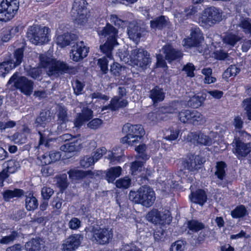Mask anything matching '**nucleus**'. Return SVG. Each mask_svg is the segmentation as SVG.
I'll list each match as a JSON object with an SVG mask.
<instances>
[{
    "label": "nucleus",
    "instance_id": "1",
    "mask_svg": "<svg viewBox=\"0 0 251 251\" xmlns=\"http://www.w3.org/2000/svg\"><path fill=\"white\" fill-rule=\"evenodd\" d=\"M39 59L41 66L46 69L49 76L58 77L63 73H71L73 69L64 62L57 61L44 54L40 55Z\"/></svg>",
    "mask_w": 251,
    "mask_h": 251
},
{
    "label": "nucleus",
    "instance_id": "2",
    "mask_svg": "<svg viewBox=\"0 0 251 251\" xmlns=\"http://www.w3.org/2000/svg\"><path fill=\"white\" fill-rule=\"evenodd\" d=\"M128 197L131 201L146 207L151 206L155 200L154 191L147 186L141 187L137 191H130Z\"/></svg>",
    "mask_w": 251,
    "mask_h": 251
},
{
    "label": "nucleus",
    "instance_id": "3",
    "mask_svg": "<svg viewBox=\"0 0 251 251\" xmlns=\"http://www.w3.org/2000/svg\"><path fill=\"white\" fill-rule=\"evenodd\" d=\"M122 131L126 135L121 139V142L131 145L138 143L145 134V130L141 125L126 123L124 125Z\"/></svg>",
    "mask_w": 251,
    "mask_h": 251
},
{
    "label": "nucleus",
    "instance_id": "4",
    "mask_svg": "<svg viewBox=\"0 0 251 251\" xmlns=\"http://www.w3.org/2000/svg\"><path fill=\"white\" fill-rule=\"evenodd\" d=\"M222 11L214 6L205 8L199 18V25L205 28H208L222 20Z\"/></svg>",
    "mask_w": 251,
    "mask_h": 251
},
{
    "label": "nucleus",
    "instance_id": "5",
    "mask_svg": "<svg viewBox=\"0 0 251 251\" xmlns=\"http://www.w3.org/2000/svg\"><path fill=\"white\" fill-rule=\"evenodd\" d=\"M49 28L37 25L29 26L27 30L26 37L35 45H42L49 41Z\"/></svg>",
    "mask_w": 251,
    "mask_h": 251
},
{
    "label": "nucleus",
    "instance_id": "6",
    "mask_svg": "<svg viewBox=\"0 0 251 251\" xmlns=\"http://www.w3.org/2000/svg\"><path fill=\"white\" fill-rule=\"evenodd\" d=\"M88 236L90 234V239L100 245H105L109 243L113 237V231L108 227H101L93 226L87 232Z\"/></svg>",
    "mask_w": 251,
    "mask_h": 251
},
{
    "label": "nucleus",
    "instance_id": "7",
    "mask_svg": "<svg viewBox=\"0 0 251 251\" xmlns=\"http://www.w3.org/2000/svg\"><path fill=\"white\" fill-rule=\"evenodd\" d=\"M14 83V86L22 93L27 96L30 95L33 90L34 82L25 76H21L19 73L16 72L10 77L8 84Z\"/></svg>",
    "mask_w": 251,
    "mask_h": 251
},
{
    "label": "nucleus",
    "instance_id": "8",
    "mask_svg": "<svg viewBox=\"0 0 251 251\" xmlns=\"http://www.w3.org/2000/svg\"><path fill=\"white\" fill-rule=\"evenodd\" d=\"M19 8V0H2L0 3V21L4 22L10 21Z\"/></svg>",
    "mask_w": 251,
    "mask_h": 251
},
{
    "label": "nucleus",
    "instance_id": "9",
    "mask_svg": "<svg viewBox=\"0 0 251 251\" xmlns=\"http://www.w3.org/2000/svg\"><path fill=\"white\" fill-rule=\"evenodd\" d=\"M87 4L86 0H75L74 2L71 14L75 23L78 25H83L87 21Z\"/></svg>",
    "mask_w": 251,
    "mask_h": 251
},
{
    "label": "nucleus",
    "instance_id": "10",
    "mask_svg": "<svg viewBox=\"0 0 251 251\" xmlns=\"http://www.w3.org/2000/svg\"><path fill=\"white\" fill-rule=\"evenodd\" d=\"M190 36L183 39V45L187 48L196 47L200 53L203 52L205 48L203 44L204 37L200 29L199 28L192 29Z\"/></svg>",
    "mask_w": 251,
    "mask_h": 251
},
{
    "label": "nucleus",
    "instance_id": "11",
    "mask_svg": "<svg viewBox=\"0 0 251 251\" xmlns=\"http://www.w3.org/2000/svg\"><path fill=\"white\" fill-rule=\"evenodd\" d=\"M83 239L81 234H73L65 239L61 246L62 251H75L80 245Z\"/></svg>",
    "mask_w": 251,
    "mask_h": 251
},
{
    "label": "nucleus",
    "instance_id": "12",
    "mask_svg": "<svg viewBox=\"0 0 251 251\" xmlns=\"http://www.w3.org/2000/svg\"><path fill=\"white\" fill-rule=\"evenodd\" d=\"M232 151L240 159L246 157L251 151V144L250 143H245L239 139H234L232 143Z\"/></svg>",
    "mask_w": 251,
    "mask_h": 251
},
{
    "label": "nucleus",
    "instance_id": "13",
    "mask_svg": "<svg viewBox=\"0 0 251 251\" xmlns=\"http://www.w3.org/2000/svg\"><path fill=\"white\" fill-rule=\"evenodd\" d=\"M89 48L84 45L83 41H80L73 46L70 56L72 60L77 62L86 57Z\"/></svg>",
    "mask_w": 251,
    "mask_h": 251
},
{
    "label": "nucleus",
    "instance_id": "14",
    "mask_svg": "<svg viewBox=\"0 0 251 251\" xmlns=\"http://www.w3.org/2000/svg\"><path fill=\"white\" fill-rule=\"evenodd\" d=\"M147 219L154 224L160 225L169 224L172 221V218L169 214H164L157 209H153L149 212L147 215Z\"/></svg>",
    "mask_w": 251,
    "mask_h": 251
},
{
    "label": "nucleus",
    "instance_id": "15",
    "mask_svg": "<svg viewBox=\"0 0 251 251\" xmlns=\"http://www.w3.org/2000/svg\"><path fill=\"white\" fill-rule=\"evenodd\" d=\"M187 140L194 144L204 146H210L213 142V140L211 137L201 132L189 133L187 135Z\"/></svg>",
    "mask_w": 251,
    "mask_h": 251
},
{
    "label": "nucleus",
    "instance_id": "16",
    "mask_svg": "<svg viewBox=\"0 0 251 251\" xmlns=\"http://www.w3.org/2000/svg\"><path fill=\"white\" fill-rule=\"evenodd\" d=\"M202 164V158L199 155H192L183 162L184 168L189 172L195 174L201 168Z\"/></svg>",
    "mask_w": 251,
    "mask_h": 251
},
{
    "label": "nucleus",
    "instance_id": "17",
    "mask_svg": "<svg viewBox=\"0 0 251 251\" xmlns=\"http://www.w3.org/2000/svg\"><path fill=\"white\" fill-rule=\"evenodd\" d=\"M162 50L165 55V59L169 63L179 60L183 56V53L180 50L174 49L170 45L164 46Z\"/></svg>",
    "mask_w": 251,
    "mask_h": 251
},
{
    "label": "nucleus",
    "instance_id": "18",
    "mask_svg": "<svg viewBox=\"0 0 251 251\" xmlns=\"http://www.w3.org/2000/svg\"><path fill=\"white\" fill-rule=\"evenodd\" d=\"M98 32L99 35L107 37V40L112 41V42H117L116 38L117 37L118 30L110 23H107L105 26L101 29H99Z\"/></svg>",
    "mask_w": 251,
    "mask_h": 251
},
{
    "label": "nucleus",
    "instance_id": "19",
    "mask_svg": "<svg viewBox=\"0 0 251 251\" xmlns=\"http://www.w3.org/2000/svg\"><path fill=\"white\" fill-rule=\"evenodd\" d=\"M93 117V111L87 107H83L81 113L77 114L74 121V125L76 127H80L84 122L88 121Z\"/></svg>",
    "mask_w": 251,
    "mask_h": 251
},
{
    "label": "nucleus",
    "instance_id": "20",
    "mask_svg": "<svg viewBox=\"0 0 251 251\" xmlns=\"http://www.w3.org/2000/svg\"><path fill=\"white\" fill-rule=\"evenodd\" d=\"M51 120V113L50 110H43L35 119V126L36 128L45 127Z\"/></svg>",
    "mask_w": 251,
    "mask_h": 251
},
{
    "label": "nucleus",
    "instance_id": "21",
    "mask_svg": "<svg viewBox=\"0 0 251 251\" xmlns=\"http://www.w3.org/2000/svg\"><path fill=\"white\" fill-rule=\"evenodd\" d=\"M128 104V101L126 99H121L118 97L113 98L110 103L106 106H103L102 111L106 109H110L111 111H116L121 108L126 107Z\"/></svg>",
    "mask_w": 251,
    "mask_h": 251
},
{
    "label": "nucleus",
    "instance_id": "22",
    "mask_svg": "<svg viewBox=\"0 0 251 251\" xmlns=\"http://www.w3.org/2000/svg\"><path fill=\"white\" fill-rule=\"evenodd\" d=\"M69 178L72 180H77L83 179L87 176L92 177L94 175V173L91 171H84L79 170L76 169H72L68 172Z\"/></svg>",
    "mask_w": 251,
    "mask_h": 251
},
{
    "label": "nucleus",
    "instance_id": "23",
    "mask_svg": "<svg viewBox=\"0 0 251 251\" xmlns=\"http://www.w3.org/2000/svg\"><path fill=\"white\" fill-rule=\"evenodd\" d=\"M6 235L2 236L0 239V244L8 245L12 244L15 241L19 238L20 233L13 229L10 228L6 230Z\"/></svg>",
    "mask_w": 251,
    "mask_h": 251
},
{
    "label": "nucleus",
    "instance_id": "24",
    "mask_svg": "<svg viewBox=\"0 0 251 251\" xmlns=\"http://www.w3.org/2000/svg\"><path fill=\"white\" fill-rule=\"evenodd\" d=\"M3 199L5 201H9L14 198H21L25 196V192L21 189L15 188L13 190H6L2 192Z\"/></svg>",
    "mask_w": 251,
    "mask_h": 251
},
{
    "label": "nucleus",
    "instance_id": "25",
    "mask_svg": "<svg viewBox=\"0 0 251 251\" xmlns=\"http://www.w3.org/2000/svg\"><path fill=\"white\" fill-rule=\"evenodd\" d=\"M77 38L76 34L67 32L59 35L56 39V42L61 47L63 48L69 45L72 41L76 40Z\"/></svg>",
    "mask_w": 251,
    "mask_h": 251
},
{
    "label": "nucleus",
    "instance_id": "26",
    "mask_svg": "<svg viewBox=\"0 0 251 251\" xmlns=\"http://www.w3.org/2000/svg\"><path fill=\"white\" fill-rule=\"evenodd\" d=\"M191 201L196 203L202 205L207 200V196L205 192L201 189L193 192L189 196Z\"/></svg>",
    "mask_w": 251,
    "mask_h": 251
},
{
    "label": "nucleus",
    "instance_id": "27",
    "mask_svg": "<svg viewBox=\"0 0 251 251\" xmlns=\"http://www.w3.org/2000/svg\"><path fill=\"white\" fill-rule=\"evenodd\" d=\"M24 51L23 48L16 49L14 51L13 59L8 61L13 69L20 65L23 61Z\"/></svg>",
    "mask_w": 251,
    "mask_h": 251
},
{
    "label": "nucleus",
    "instance_id": "28",
    "mask_svg": "<svg viewBox=\"0 0 251 251\" xmlns=\"http://www.w3.org/2000/svg\"><path fill=\"white\" fill-rule=\"evenodd\" d=\"M150 98L153 103L162 101L165 98V93L163 89L156 86L150 92Z\"/></svg>",
    "mask_w": 251,
    "mask_h": 251
},
{
    "label": "nucleus",
    "instance_id": "29",
    "mask_svg": "<svg viewBox=\"0 0 251 251\" xmlns=\"http://www.w3.org/2000/svg\"><path fill=\"white\" fill-rule=\"evenodd\" d=\"M127 34L131 39L137 41L141 36L142 29L137 25L130 24L127 29Z\"/></svg>",
    "mask_w": 251,
    "mask_h": 251
},
{
    "label": "nucleus",
    "instance_id": "30",
    "mask_svg": "<svg viewBox=\"0 0 251 251\" xmlns=\"http://www.w3.org/2000/svg\"><path fill=\"white\" fill-rule=\"evenodd\" d=\"M122 168L120 166L109 168L106 172L105 178L109 183L113 182L121 175Z\"/></svg>",
    "mask_w": 251,
    "mask_h": 251
},
{
    "label": "nucleus",
    "instance_id": "31",
    "mask_svg": "<svg viewBox=\"0 0 251 251\" xmlns=\"http://www.w3.org/2000/svg\"><path fill=\"white\" fill-rule=\"evenodd\" d=\"M25 208L28 211L34 210L38 207V202L36 198L33 196L31 193L25 194Z\"/></svg>",
    "mask_w": 251,
    "mask_h": 251
},
{
    "label": "nucleus",
    "instance_id": "32",
    "mask_svg": "<svg viewBox=\"0 0 251 251\" xmlns=\"http://www.w3.org/2000/svg\"><path fill=\"white\" fill-rule=\"evenodd\" d=\"M39 238H33L27 242L25 245L26 251H40L42 244Z\"/></svg>",
    "mask_w": 251,
    "mask_h": 251
},
{
    "label": "nucleus",
    "instance_id": "33",
    "mask_svg": "<svg viewBox=\"0 0 251 251\" xmlns=\"http://www.w3.org/2000/svg\"><path fill=\"white\" fill-rule=\"evenodd\" d=\"M227 166L224 161L217 162L215 166L216 171L214 175L219 179V181H223L226 177V169Z\"/></svg>",
    "mask_w": 251,
    "mask_h": 251
},
{
    "label": "nucleus",
    "instance_id": "34",
    "mask_svg": "<svg viewBox=\"0 0 251 251\" xmlns=\"http://www.w3.org/2000/svg\"><path fill=\"white\" fill-rule=\"evenodd\" d=\"M3 166L5 168L7 173L13 174L17 172L20 168V165L18 161L14 159H10L5 161L3 163Z\"/></svg>",
    "mask_w": 251,
    "mask_h": 251
},
{
    "label": "nucleus",
    "instance_id": "35",
    "mask_svg": "<svg viewBox=\"0 0 251 251\" xmlns=\"http://www.w3.org/2000/svg\"><path fill=\"white\" fill-rule=\"evenodd\" d=\"M167 19L164 16H160L150 21L151 27L152 29H161L167 25Z\"/></svg>",
    "mask_w": 251,
    "mask_h": 251
},
{
    "label": "nucleus",
    "instance_id": "36",
    "mask_svg": "<svg viewBox=\"0 0 251 251\" xmlns=\"http://www.w3.org/2000/svg\"><path fill=\"white\" fill-rule=\"evenodd\" d=\"M118 45V43H113L112 41L107 40L106 42L100 46L101 51L105 54L107 58L112 59V51L114 46Z\"/></svg>",
    "mask_w": 251,
    "mask_h": 251
},
{
    "label": "nucleus",
    "instance_id": "37",
    "mask_svg": "<svg viewBox=\"0 0 251 251\" xmlns=\"http://www.w3.org/2000/svg\"><path fill=\"white\" fill-rule=\"evenodd\" d=\"M60 154L59 152L53 151L47 152L42 156V162L46 165L50 164L59 159Z\"/></svg>",
    "mask_w": 251,
    "mask_h": 251
},
{
    "label": "nucleus",
    "instance_id": "38",
    "mask_svg": "<svg viewBox=\"0 0 251 251\" xmlns=\"http://www.w3.org/2000/svg\"><path fill=\"white\" fill-rule=\"evenodd\" d=\"M206 119L200 112L193 110L190 124L194 126L202 125L205 123Z\"/></svg>",
    "mask_w": 251,
    "mask_h": 251
},
{
    "label": "nucleus",
    "instance_id": "39",
    "mask_svg": "<svg viewBox=\"0 0 251 251\" xmlns=\"http://www.w3.org/2000/svg\"><path fill=\"white\" fill-rule=\"evenodd\" d=\"M197 12V9L195 7H192L191 9H186L181 11L176 10L174 12V16L176 18H180V20L188 19L191 16L196 13Z\"/></svg>",
    "mask_w": 251,
    "mask_h": 251
},
{
    "label": "nucleus",
    "instance_id": "40",
    "mask_svg": "<svg viewBox=\"0 0 251 251\" xmlns=\"http://www.w3.org/2000/svg\"><path fill=\"white\" fill-rule=\"evenodd\" d=\"M67 109L62 106H59L57 110V121L58 123L61 125L65 124L68 121Z\"/></svg>",
    "mask_w": 251,
    "mask_h": 251
},
{
    "label": "nucleus",
    "instance_id": "41",
    "mask_svg": "<svg viewBox=\"0 0 251 251\" xmlns=\"http://www.w3.org/2000/svg\"><path fill=\"white\" fill-rule=\"evenodd\" d=\"M79 145L80 143H78L77 140H75L62 145L60 150L64 152H74L78 150Z\"/></svg>",
    "mask_w": 251,
    "mask_h": 251
},
{
    "label": "nucleus",
    "instance_id": "42",
    "mask_svg": "<svg viewBox=\"0 0 251 251\" xmlns=\"http://www.w3.org/2000/svg\"><path fill=\"white\" fill-rule=\"evenodd\" d=\"M56 184L60 188L61 191L65 190L68 186L69 183L67 180V176L65 174L57 176L55 177Z\"/></svg>",
    "mask_w": 251,
    "mask_h": 251
},
{
    "label": "nucleus",
    "instance_id": "43",
    "mask_svg": "<svg viewBox=\"0 0 251 251\" xmlns=\"http://www.w3.org/2000/svg\"><path fill=\"white\" fill-rule=\"evenodd\" d=\"M205 99V96L203 95H195L188 100V104L192 107L197 108L201 105Z\"/></svg>",
    "mask_w": 251,
    "mask_h": 251
},
{
    "label": "nucleus",
    "instance_id": "44",
    "mask_svg": "<svg viewBox=\"0 0 251 251\" xmlns=\"http://www.w3.org/2000/svg\"><path fill=\"white\" fill-rule=\"evenodd\" d=\"M151 62V59L150 57V54L147 52V53H144V55L139 56L134 63L141 68H146Z\"/></svg>",
    "mask_w": 251,
    "mask_h": 251
},
{
    "label": "nucleus",
    "instance_id": "45",
    "mask_svg": "<svg viewBox=\"0 0 251 251\" xmlns=\"http://www.w3.org/2000/svg\"><path fill=\"white\" fill-rule=\"evenodd\" d=\"M151 62V59L150 57V54L147 52V53H144V55L139 56L134 63L141 68H146Z\"/></svg>",
    "mask_w": 251,
    "mask_h": 251
},
{
    "label": "nucleus",
    "instance_id": "46",
    "mask_svg": "<svg viewBox=\"0 0 251 251\" xmlns=\"http://www.w3.org/2000/svg\"><path fill=\"white\" fill-rule=\"evenodd\" d=\"M109 22L118 27H124L126 26L127 24V21H124L120 19L117 15L115 14H111L107 17Z\"/></svg>",
    "mask_w": 251,
    "mask_h": 251
},
{
    "label": "nucleus",
    "instance_id": "47",
    "mask_svg": "<svg viewBox=\"0 0 251 251\" xmlns=\"http://www.w3.org/2000/svg\"><path fill=\"white\" fill-rule=\"evenodd\" d=\"M131 184V180L128 176H125L117 180L115 185L118 188L126 189L129 187Z\"/></svg>",
    "mask_w": 251,
    "mask_h": 251
},
{
    "label": "nucleus",
    "instance_id": "48",
    "mask_svg": "<svg viewBox=\"0 0 251 251\" xmlns=\"http://www.w3.org/2000/svg\"><path fill=\"white\" fill-rule=\"evenodd\" d=\"M193 110L183 109L178 114L179 120L183 123H190Z\"/></svg>",
    "mask_w": 251,
    "mask_h": 251
},
{
    "label": "nucleus",
    "instance_id": "49",
    "mask_svg": "<svg viewBox=\"0 0 251 251\" xmlns=\"http://www.w3.org/2000/svg\"><path fill=\"white\" fill-rule=\"evenodd\" d=\"M240 39L241 38L238 36L230 33L225 36L223 41L226 44H228L231 46H234Z\"/></svg>",
    "mask_w": 251,
    "mask_h": 251
},
{
    "label": "nucleus",
    "instance_id": "50",
    "mask_svg": "<svg viewBox=\"0 0 251 251\" xmlns=\"http://www.w3.org/2000/svg\"><path fill=\"white\" fill-rule=\"evenodd\" d=\"M240 71V69L235 65H230L224 73L225 78L235 76Z\"/></svg>",
    "mask_w": 251,
    "mask_h": 251
},
{
    "label": "nucleus",
    "instance_id": "51",
    "mask_svg": "<svg viewBox=\"0 0 251 251\" xmlns=\"http://www.w3.org/2000/svg\"><path fill=\"white\" fill-rule=\"evenodd\" d=\"M52 131L51 130H44V131H39L38 133L40 135V139L39 141V145H45L46 147L48 146L47 142L48 138L50 134H52Z\"/></svg>",
    "mask_w": 251,
    "mask_h": 251
},
{
    "label": "nucleus",
    "instance_id": "52",
    "mask_svg": "<svg viewBox=\"0 0 251 251\" xmlns=\"http://www.w3.org/2000/svg\"><path fill=\"white\" fill-rule=\"evenodd\" d=\"M239 26L242 29L245 34L251 35V19L250 20L249 18L243 19L240 21Z\"/></svg>",
    "mask_w": 251,
    "mask_h": 251
},
{
    "label": "nucleus",
    "instance_id": "53",
    "mask_svg": "<svg viewBox=\"0 0 251 251\" xmlns=\"http://www.w3.org/2000/svg\"><path fill=\"white\" fill-rule=\"evenodd\" d=\"M247 213V210L244 205H240L231 211V215L233 218H238L245 216Z\"/></svg>",
    "mask_w": 251,
    "mask_h": 251
},
{
    "label": "nucleus",
    "instance_id": "54",
    "mask_svg": "<svg viewBox=\"0 0 251 251\" xmlns=\"http://www.w3.org/2000/svg\"><path fill=\"white\" fill-rule=\"evenodd\" d=\"M188 227L190 230L198 232L203 229L204 226L201 223L195 220H191L188 222Z\"/></svg>",
    "mask_w": 251,
    "mask_h": 251
},
{
    "label": "nucleus",
    "instance_id": "55",
    "mask_svg": "<svg viewBox=\"0 0 251 251\" xmlns=\"http://www.w3.org/2000/svg\"><path fill=\"white\" fill-rule=\"evenodd\" d=\"M62 202L63 200L59 197L53 199L51 205L54 209H56L52 211L53 214L58 215L60 214L61 211L59 209L61 208Z\"/></svg>",
    "mask_w": 251,
    "mask_h": 251
},
{
    "label": "nucleus",
    "instance_id": "56",
    "mask_svg": "<svg viewBox=\"0 0 251 251\" xmlns=\"http://www.w3.org/2000/svg\"><path fill=\"white\" fill-rule=\"evenodd\" d=\"M12 139L15 144L21 145L25 143L27 137L24 133L16 132L12 136Z\"/></svg>",
    "mask_w": 251,
    "mask_h": 251
},
{
    "label": "nucleus",
    "instance_id": "57",
    "mask_svg": "<svg viewBox=\"0 0 251 251\" xmlns=\"http://www.w3.org/2000/svg\"><path fill=\"white\" fill-rule=\"evenodd\" d=\"M144 53H147V51L142 48H136L131 50L130 56L134 62L139 58V56L144 55Z\"/></svg>",
    "mask_w": 251,
    "mask_h": 251
},
{
    "label": "nucleus",
    "instance_id": "58",
    "mask_svg": "<svg viewBox=\"0 0 251 251\" xmlns=\"http://www.w3.org/2000/svg\"><path fill=\"white\" fill-rule=\"evenodd\" d=\"M119 150L121 151L119 154L117 153L116 152H114L116 151V150L114 148L113 149L112 151H109L108 154L106 157L107 158L109 159L111 162H113L114 163L119 162L122 155V150L120 149H119Z\"/></svg>",
    "mask_w": 251,
    "mask_h": 251
},
{
    "label": "nucleus",
    "instance_id": "59",
    "mask_svg": "<svg viewBox=\"0 0 251 251\" xmlns=\"http://www.w3.org/2000/svg\"><path fill=\"white\" fill-rule=\"evenodd\" d=\"M95 163L94 159L92 157L89 155H86L84 156L80 160V165L83 168H88L91 166H93Z\"/></svg>",
    "mask_w": 251,
    "mask_h": 251
},
{
    "label": "nucleus",
    "instance_id": "60",
    "mask_svg": "<svg viewBox=\"0 0 251 251\" xmlns=\"http://www.w3.org/2000/svg\"><path fill=\"white\" fill-rule=\"evenodd\" d=\"M108 61L106 56L100 58L98 61V65L100 68L103 74H105L108 72Z\"/></svg>",
    "mask_w": 251,
    "mask_h": 251
},
{
    "label": "nucleus",
    "instance_id": "61",
    "mask_svg": "<svg viewBox=\"0 0 251 251\" xmlns=\"http://www.w3.org/2000/svg\"><path fill=\"white\" fill-rule=\"evenodd\" d=\"M13 69L8 61L0 63V76L5 77V75Z\"/></svg>",
    "mask_w": 251,
    "mask_h": 251
},
{
    "label": "nucleus",
    "instance_id": "62",
    "mask_svg": "<svg viewBox=\"0 0 251 251\" xmlns=\"http://www.w3.org/2000/svg\"><path fill=\"white\" fill-rule=\"evenodd\" d=\"M164 118L165 117L162 116L161 113L159 112V109L156 112H150L148 115V120L153 123L163 120Z\"/></svg>",
    "mask_w": 251,
    "mask_h": 251
},
{
    "label": "nucleus",
    "instance_id": "63",
    "mask_svg": "<svg viewBox=\"0 0 251 251\" xmlns=\"http://www.w3.org/2000/svg\"><path fill=\"white\" fill-rule=\"evenodd\" d=\"M13 36L10 32L9 27H4L2 29L0 37L2 42H7Z\"/></svg>",
    "mask_w": 251,
    "mask_h": 251
},
{
    "label": "nucleus",
    "instance_id": "64",
    "mask_svg": "<svg viewBox=\"0 0 251 251\" xmlns=\"http://www.w3.org/2000/svg\"><path fill=\"white\" fill-rule=\"evenodd\" d=\"M243 105L244 110L246 111L248 119L251 120V98L245 99L243 101Z\"/></svg>",
    "mask_w": 251,
    "mask_h": 251
}]
</instances>
